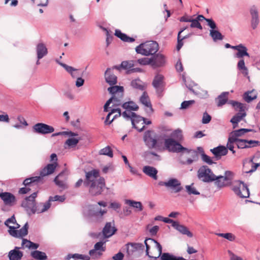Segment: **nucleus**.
<instances>
[{
    "label": "nucleus",
    "instance_id": "obj_15",
    "mask_svg": "<svg viewBox=\"0 0 260 260\" xmlns=\"http://www.w3.org/2000/svg\"><path fill=\"white\" fill-rule=\"evenodd\" d=\"M249 13L251 16V25L253 29H255L259 23L258 9L255 5H252L249 9Z\"/></svg>",
    "mask_w": 260,
    "mask_h": 260
},
{
    "label": "nucleus",
    "instance_id": "obj_16",
    "mask_svg": "<svg viewBox=\"0 0 260 260\" xmlns=\"http://www.w3.org/2000/svg\"><path fill=\"white\" fill-rule=\"evenodd\" d=\"M105 242L100 241L96 243L94 246V249L89 251V255L93 258H97L102 254V252L105 250L104 246Z\"/></svg>",
    "mask_w": 260,
    "mask_h": 260
},
{
    "label": "nucleus",
    "instance_id": "obj_12",
    "mask_svg": "<svg viewBox=\"0 0 260 260\" xmlns=\"http://www.w3.org/2000/svg\"><path fill=\"white\" fill-rule=\"evenodd\" d=\"M233 190L240 198H247L249 196V191L247 185L241 181L235 182Z\"/></svg>",
    "mask_w": 260,
    "mask_h": 260
},
{
    "label": "nucleus",
    "instance_id": "obj_28",
    "mask_svg": "<svg viewBox=\"0 0 260 260\" xmlns=\"http://www.w3.org/2000/svg\"><path fill=\"white\" fill-rule=\"evenodd\" d=\"M57 166V164L56 162L54 164H48L41 171L40 175L42 177H44L52 174Z\"/></svg>",
    "mask_w": 260,
    "mask_h": 260
},
{
    "label": "nucleus",
    "instance_id": "obj_20",
    "mask_svg": "<svg viewBox=\"0 0 260 260\" xmlns=\"http://www.w3.org/2000/svg\"><path fill=\"white\" fill-rule=\"evenodd\" d=\"M56 62L62 67H63L67 72H68L73 78H77L81 76L82 74L80 73V70L74 68L71 66H69L64 63L61 62L57 60Z\"/></svg>",
    "mask_w": 260,
    "mask_h": 260
},
{
    "label": "nucleus",
    "instance_id": "obj_25",
    "mask_svg": "<svg viewBox=\"0 0 260 260\" xmlns=\"http://www.w3.org/2000/svg\"><path fill=\"white\" fill-rule=\"evenodd\" d=\"M211 152L217 158H220L228 153V149L224 146H218L210 150Z\"/></svg>",
    "mask_w": 260,
    "mask_h": 260
},
{
    "label": "nucleus",
    "instance_id": "obj_29",
    "mask_svg": "<svg viewBox=\"0 0 260 260\" xmlns=\"http://www.w3.org/2000/svg\"><path fill=\"white\" fill-rule=\"evenodd\" d=\"M122 107L125 109L124 112H133L139 109V106L133 101H128L122 104Z\"/></svg>",
    "mask_w": 260,
    "mask_h": 260
},
{
    "label": "nucleus",
    "instance_id": "obj_19",
    "mask_svg": "<svg viewBox=\"0 0 260 260\" xmlns=\"http://www.w3.org/2000/svg\"><path fill=\"white\" fill-rule=\"evenodd\" d=\"M125 246L127 256H131L135 252L143 250L144 248L143 244L139 243H128L125 245Z\"/></svg>",
    "mask_w": 260,
    "mask_h": 260
},
{
    "label": "nucleus",
    "instance_id": "obj_6",
    "mask_svg": "<svg viewBox=\"0 0 260 260\" xmlns=\"http://www.w3.org/2000/svg\"><path fill=\"white\" fill-rule=\"evenodd\" d=\"M143 140L145 145L149 148H157L159 149L158 144L162 143L164 136L157 135L154 131H145Z\"/></svg>",
    "mask_w": 260,
    "mask_h": 260
},
{
    "label": "nucleus",
    "instance_id": "obj_7",
    "mask_svg": "<svg viewBox=\"0 0 260 260\" xmlns=\"http://www.w3.org/2000/svg\"><path fill=\"white\" fill-rule=\"evenodd\" d=\"M229 103L232 105L236 111L238 110L239 111L230 120L231 122L233 124V128H236L238 123L246 115L245 112L246 105L243 103L234 101H230Z\"/></svg>",
    "mask_w": 260,
    "mask_h": 260
},
{
    "label": "nucleus",
    "instance_id": "obj_61",
    "mask_svg": "<svg viewBox=\"0 0 260 260\" xmlns=\"http://www.w3.org/2000/svg\"><path fill=\"white\" fill-rule=\"evenodd\" d=\"M40 177H34L25 179L23 181V184L27 186L31 184L34 182L37 181L39 180Z\"/></svg>",
    "mask_w": 260,
    "mask_h": 260
},
{
    "label": "nucleus",
    "instance_id": "obj_57",
    "mask_svg": "<svg viewBox=\"0 0 260 260\" xmlns=\"http://www.w3.org/2000/svg\"><path fill=\"white\" fill-rule=\"evenodd\" d=\"M79 140V139L78 138L72 137L68 139L66 141V144H67L69 147H73L77 145Z\"/></svg>",
    "mask_w": 260,
    "mask_h": 260
},
{
    "label": "nucleus",
    "instance_id": "obj_56",
    "mask_svg": "<svg viewBox=\"0 0 260 260\" xmlns=\"http://www.w3.org/2000/svg\"><path fill=\"white\" fill-rule=\"evenodd\" d=\"M63 173H61L59 174L58 176H57L54 179V182L55 184L58 186L59 187H61L62 189H65L67 187L64 181L63 180H60L59 178L62 175Z\"/></svg>",
    "mask_w": 260,
    "mask_h": 260
},
{
    "label": "nucleus",
    "instance_id": "obj_45",
    "mask_svg": "<svg viewBox=\"0 0 260 260\" xmlns=\"http://www.w3.org/2000/svg\"><path fill=\"white\" fill-rule=\"evenodd\" d=\"M32 130H54L53 127L43 123H38L34 125Z\"/></svg>",
    "mask_w": 260,
    "mask_h": 260
},
{
    "label": "nucleus",
    "instance_id": "obj_37",
    "mask_svg": "<svg viewBox=\"0 0 260 260\" xmlns=\"http://www.w3.org/2000/svg\"><path fill=\"white\" fill-rule=\"evenodd\" d=\"M115 35L125 42H133L135 41V39L127 36L119 29L115 30Z\"/></svg>",
    "mask_w": 260,
    "mask_h": 260
},
{
    "label": "nucleus",
    "instance_id": "obj_52",
    "mask_svg": "<svg viewBox=\"0 0 260 260\" xmlns=\"http://www.w3.org/2000/svg\"><path fill=\"white\" fill-rule=\"evenodd\" d=\"M50 202L48 201L44 204H41L37 207V213H42L47 211L50 207Z\"/></svg>",
    "mask_w": 260,
    "mask_h": 260
},
{
    "label": "nucleus",
    "instance_id": "obj_14",
    "mask_svg": "<svg viewBox=\"0 0 260 260\" xmlns=\"http://www.w3.org/2000/svg\"><path fill=\"white\" fill-rule=\"evenodd\" d=\"M152 85L156 89L157 94L160 95L165 86L164 76L159 74H156L153 80Z\"/></svg>",
    "mask_w": 260,
    "mask_h": 260
},
{
    "label": "nucleus",
    "instance_id": "obj_27",
    "mask_svg": "<svg viewBox=\"0 0 260 260\" xmlns=\"http://www.w3.org/2000/svg\"><path fill=\"white\" fill-rule=\"evenodd\" d=\"M37 58L40 59L46 56L48 53L47 48L43 43H39L36 47Z\"/></svg>",
    "mask_w": 260,
    "mask_h": 260
},
{
    "label": "nucleus",
    "instance_id": "obj_50",
    "mask_svg": "<svg viewBox=\"0 0 260 260\" xmlns=\"http://www.w3.org/2000/svg\"><path fill=\"white\" fill-rule=\"evenodd\" d=\"M216 235L219 237H222L231 242L234 241L236 238L235 235L231 233H216Z\"/></svg>",
    "mask_w": 260,
    "mask_h": 260
},
{
    "label": "nucleus",
    "instance_id": "obj_51",
    "mask_svg": "<svg viewBox=\"0 0 260 260\" xmlns=\"http://www.w3.org/2000/svg\"><path fill=\"white\" fill-rule=\"evenodd\" d=\"M159 226L157 225L152 226V224H149L146 227V230L149 232L151 236H155L159 230Z\"/></svg>",
    "mask_w": 260,
    "mask_h": 260
},
{
    "label": "nucleus",
    "instance_id": "obj_2",
    "mask_svg": "<svg viewBox=\"0 0 260 260\" xmlns=\"http://www.w3.org/2000/svg\"><path fill=\"white\" fill-rule=\"evenodd\" d=\"M5 224L9 228L8 232L12 237L21 238L25 236L28 233V225L27 222L21 229L17 230L20 228V225L16 222L14 215L7 219L5 222Z\"/></svg>",
    "mask_w": 260,
    "mask_h": 260
},
{
    "label": "nucleus",
    "instance_id": "obj_64",
    "mask_svg": "<svg viewBox=\"0 0 260 260\" xmlns=\"http://www.w3.org/2000/svg\"><path fill=\"white\" fill-rule=\"evenodd\" d=\"M195 103L194 100L185 101L181 103L180 109H186Z\"/></svg>",
    "mask_w": 260,
    "mask_h": 260
},
{
    "label": "nucleus",
    "instance_id": "obj_5",
    "mask_svg": "<svg viewBox=\"0 0 260 260\" xmlns=\"http://www.w3.org/2000/svg\"><path fill=\"white\" fill-rule=\"evenodd\" d=\"M159 49L158 43L153 41H147L140 44L136 48L137 53L144 56H149L155 54Z\"/></svg>",
    "mask_w": 260,
    "mask_h": 260
},
{
    "label": "nucleus",
    "instance_id": "obj_42",
    "mask_svg": "<svg viewBox=\"0 0 260 260\" xmlns=\"http://www.w3.org/2000/svg\"><path fill=\"white\" fill-rule=\"evenodd\" d=\"M210 36L214 42L218 40H222L223 39V36L217 30L210 29Z\"/></svg>",
    "mask_w": 260,
    "mask_h": 260
},
{
    "label": "nucleus",
    "instance_id": "obj_58",
    "mask_svg": "<svg viewBox=\"0 0 260 260\" xmlns=\"http://www.w3.org/2000/svg\"><path fill=\"white\" fill-rule=\"evenodd\" d=\"M136 62H138L141 65L145 66L150 64L151 66V62H152V59L151 58L144 57L138 59Z\"/></svg>",
    "mask_w": 260,
    "mask_h": 260
},
{
    "label": "nucleus",
    "instance_id": "obj_22",
    "mask_svg": "<svg viewBox=\"0 0 260 260\" xmlns=\"http://www.w3.org/2000/svg\"><path fill=\"white\" fill-rule=\"evenodd\" d=\"M135 62L133 60L130 61H123L119 66H114L112 67L113 69H116L117 70H120L121 69L127 70V72L128 74L131 73V70L135 66Z\"/></svg>",
    "mask_w": 260,
    "mask_h": 260
},
{
    "label": "nucleus",
    "instance_id": "obj_44",
    "mask_svg": "<svg viewBox=\"0 0 260 260\" xmlns=\"http://www.w3.org/2000/svg\"><path fill=\"white\" fill-rule=\"evenodd\" d=\"M22 246L23 248H27L29 249H36L38 248L39 245L34 243L27 239H23L22 242Z\"/></svg>",
    "mask_w": 260,
    "mask_h": 260
},
{
    "label": "nucleus",
    "instance_id": "obj_9",
    "mask_svg": "<svg viewBox=\"0 0 260 260\" xmlns=\"http://www.w3.org/2000/svg\"><path fill=\"white\" fill-rule=\"evenodd\" d=\"M122 116L127 120H130L133 125V127L136 130H144L143 117L136 114L134 112H123Z\"/></svg>",
    "mask_w": 260,
    "mask_h": 260
},
{
    "label": "nucleus",
    "instance_id": "obj_23",
    "mask_svg": "<svg viewBox=\"0 0 260 260\" xmlns=\"http://www.w3.org/2000/svg\"><path fill=\"white\" fill-rule=\"evenodd\" d=\"M116 231L114 221L107 222L103 230V235L106 238L112 236Z\"/></svg>",
    "mask_w": 260,
    "mask_h": 260
},
{
    "label": "nucleus",
    "instance_id": "obj_39",
    "mask_svg": "<svg viewBox=\"0 0 260 260\" xmlns=\"http://www.w3.org/2000/svg\"><path fill=\"white\" fill-rule=\"evenodd\" d=\"M159 258L160 260H186L183 257H177L169 253H161Z\"/></svg>",
    "mask_w": 260,
    "mask_h": 260
},
{
    "label": "nucleus",
    "instance_id": "obj_24",
    "mask_svg": "<svg viewBox=\"0 0 260 260\" xmlns=\"http://www.w3.org/2000/svg\"><path fill=\"white\" fill-rule=\"evenodd\" d=\"M112 68H108L105 73V78L107 83L110 85H114L117 83V77L112 72Z\"/></svg>",
    "mask_w": 260,
    "mask_h": 260
},
{
    "label": "nucleus",
    "instance_id": "obj_8",
    "mask_svg": "<svg viewBox=\"0 0 260 260\" xmlns=\"http://www.w3.org/2000/svg\"><path fill=\"white\" fill-rule=\"evenodd\" d=\"M229 103L232 105L236 111L238 110L239 111L230 120L231 122L233 124V128H236L238 123L246 115L245 112L246 105L243 103L234 101H230Z\"/></svg>",
    "mask_w": 260,
    "mask_h": 260
},
{
    "label": "nucleus",
    "instance_id": "obj_63",
    "mask_svg": "<svg viewBox=\"0 0 260 260\" xmlns=\"http://www.w3.org/2000/svg\"><path fill=\"white\" fill-rule=\"evenodd\" d=\"M190 22H191V24L190 25V27L197 28L200 29H203L202 26L201 25V23L198 21V20L192 18Z\"/></svg>",
    "mask_w": 260,
    "mask_h": 260
},
{
    "label": "nucleus",
    "instance_id": "obj_54",
    "mask_svg": "<svg viewBox=\"0 0 260 260\" xmlns=\"http://www.w3.org/2000/svg\"><path fill=\"white\" fill-rule=\"evenodd\" d=\"M93 210V214L96 216L102 217L107 212V210L106 209L100 208L98 205H95L94 207Z\"/></svg>",
    "mask_w": 260,
    "mask_h": 260
},
{
    "label": "nucleus",
    "instance_id": "obj_32",
    "mask_svg": "<svg viewBox=\"0 0 260 260\" xmlns=\"http://www.w3.org/2000/svg\"><path fill=\"white\" fill-rule=\"evenodd\" d=\"M143 171L149 177L155 180L157 179V171L155 168L151 166H145L143 169Z\"/></svg>",
    "mask_w": 260,
    "mask_h": 260
},
{
    "label": "nucleus",
    "instance_id": "obj_10",
    "mask_svg": "<svg viewBox=\"0 0 260 260\" xmlns=\"http://www.w3.org/2000/svg\"><path fill=\"white\" fill-rule=\"evenodd\" d=\"M197 177L200 181L205 183L214 182L216 178L212 171L206 166H202L199 169Z\"/></svg>",
    "mask_w": 260,
    "mask_h": 260
},
{
    "label": "nucleus",
    "instance_id": "obj_46",
    "mask_svg": "<svg viewBox=\"0 0 260 260\" xmlns=\"http://www.w3.org/2000/svg\"><path fill=\"white\" fill-rule=\"evenodd\" d=\"M68 260H89V257L87 255L79 254H69L68 255Z\"/></svg>",
    "mask_w": 260,
    "mask_h": 260
},
{
    "label": "nucleus",
    "instance_id": "obj_49",
    "mask_svg": "<svg viewBox=\"0 0 260 260\" xmlns=\"http://www.w3.org/2000/svg\"><path fill=\"white\" fill-rule=\"evenodd\" d=\"M99 154L100 155H107L110 157H112L113 156V151L111 147L109 146L101 149L99 151Z\"/></svg>",
    "mask_w": 260,
    "mask_h": 260
},
{
    "label": "nucleus",
    "instance_id": "obj_62",
    "mask_svg": "<svg viewBox=\"0 0 260 260\" xmlns=\"http://www.w3.org/2000/svg\"><path fill=\"white\" fill-rule=\"evenodd\" d=\"M237 145L239 148H245L249 147V146L247 144V140L239 139L236 141Z\"/></svg>",
    "mask_w": 260,
    "mask_h": 260
},
{
    "label": "nucleus",
    "instance_id": "obj_33",
    "mask_svg": "<svg viewBox=\"0 0 260 260\" xmlns=\"http://www.w3.org/2000/svg\"><path fill=\"white\" fill-rule=\"evenodd\" d=\"M108 91L113 94V96H115L116 97V95L119 97H122L123 95V87L122 86H113L112 87H110L108 88Z\"/></svg>",
    "mask_w": 260,
    "mask_h": 260
},
{
    "label": "nucleus",
    "instance_id": "obj_38",
    "mask_svg": "<svg viewBox=\"0 0 260 260\" xmlns=\"http://www.w3.org/2000/svg\"><path fill=\"white\" fill-rule=\"evenodd\" d=\"M2 199L6 205H11L15 201V197L9 192H3Z\"/></svg>",
    "mask_w": 260,
    "mask_h": 260
},
{
    "label": "nucleus",
    "instance_id": "obj_53",
    "mask_svg": "<svg viewBox=\"0 0 260 260\" xmlns=\"http://www.w3.org/2000/svg\"><path fill=\"white\" fill-rule=\"evenodd\" d=\"M131 85L133 88L141 90H143L144 89V86L142 84V81L139 79L133 80L131 81Z\"/></svg>",
    "mask_w": 260,
    "mask_h": 260
},
{
    "label": "nucleus",
    "instance_id": "obj_17",
    "mask_svg": "<svg viewBox=\"0 0 260 260\" xmlns=\"http://www.w3.org/2000/svg\"><path fill=\"white\" fill-rule=\"evenodd\" d=\"M167 188L174 193L179 192L182 189L181 182L176 178H170L167 180Z\"/></svg>",
    "mask_w": 260,
    "mask_h": 260
},
{
    "label": "nucleus",
    "instance_id": "obj_3",
    "mask_svg": "<svg viewBox=\"0 0 260 260\" xmlns=\"http://www.w3.org/2000/svg\"><path fill=\"white\" fill-rule=\"evenodd\" d=\"M181 131H175V133L173 134L172 138H166L164 136V140L165 141V145L167 149L169 151L173 152H180L182 151H186L187 152H191L189 149L183 147L179 143L176 142V141H180L182 136L181 135Z\"/></svg>",
    "mask_w": 260,
    "mask_h": 260
},
{
    "label": "nucleus",
    "instance_id": "obj_18",
    "mask_svg": "<svg viewBox=\"0 0 260 260\" xmlns=\"http://www.w3.org/2000/svg\"><path fill=\"white\" fill-rule=\"evenodd\" d=\"M151 58L152 59L151 66L154 68L163 67L166 64V57L160 53L155 54V55Z\"/></svg>",
    "mask_w": 260,
    "mask_h": 260
},
{
    "label": "nucleus",
    "instance_id": "obj_11",
    "mask_svg": "<svg viewBox=\"0 0 260 260\" xmlns=\"http://www.w3.org/2000/svg\"><path fill=\"white\" fill-rule=\"evenodd\" d=\"M37 196V193L34 192L26 198L22 203V207L25 209L28 214L37 213V207L35 200Z\"/></svg>",
    "mask_w": 260,
    "mask_h": 260
},
{
    "label": "nucleus",
    "instance_id": "obj_26",
    "mask_svg": "<svg viewBox=\"0 0 260 260\" xmlns=\"http://www.w3.org/2000/svg\"><path fill=\"white\" fill-rule=\"evenodd\" d=\"M234 48L235 50L237 51V52L235 54L236 57L242 58L244 56L249 57V54L247 52V48L243 46L242 44L235 46Z\"/></svg>",
    "mask_w": 260,
    "mask_h": 260
},
{
    "label": "nucleus",
    "instance_id": "obj_55",
    "mask_svg": "<svg viewBox=\"0 0 260 260\" xmlns=\"http://www.w3.org/2000/svg\"><path fill=\"white\" fill-rule=\"evenodd\" d=\"M189 150L191 151V152H187L186 151H182V152L184 153H187V154H190V155L192 156V158H188L186 160V161H182V162L183 164L189 165V164H191V163H192V162L194 160H196V159H197V157L195 154V152L191 150Z\"/></svg>",
    "mask_w": 260,
    "mask_h": 260
},
{
    "label": "nucleus",
    "instance_id": "obj_31",
    "mask_svg": "<svg viewBox=\"0 0 260 260\" xmlns=\"http://www.w3.org/2000/svg\"><path fill=\"white\" fill-rule=\"evenodd\" d=\"M20 248L16 247L14 249L9 252L8 256L10 260H20L23 256V253L19 251Z\"/></svg>",
    "mask_w": 260,
    "mask_h": 260
},
{
    "label": "nucleus",
    "instance_id": "obj_13",
    "mask_svg": "<svg viewBox=\"0 0 260 260\" xmlns=\"http://www.w3.org/2000/svg\"><path fill=\"white\" fill-rule=\"evenodd\" d=\"M234 176V173L230 171H225L224 173V175L216 176L215 175V178L214 181V184L216 186L219 188L223 187L226 185L228 182L231 181Z\"/></svg>",
    "mask_w": 260,
    "mask_h": 260
},
{
    "label": "nucleus",
    "instance_id": "obj_4",
    "mask_svg": "<svg viewBox=\"0 0 260 260\" xmlns=\"http://www.w3.org/2000/svg\"><path fill=\"white\" fill-rule=\"evenodd\" d=\"M144 243L147 255L155 259L159 257L162 252V246L157 241L152 238H146Z\"/></svg>",
    "mask_w": 260,
    "mask_h": 260
},
{
    "label": "nucleus",
    "instance_id": "obj_21",
    "mask_svg": "<svg viewBox=\"0 0 260 260\" xmlns=\"http://www.w3.org/2000/svg\"><path fill=\"white\" fill-rule=\"evenodd\" d=\"M140 102L145 107L147 108L146 110V112L148 114H151L153 112L152 105L150 100L146 92L144 91L142 95L140 98Z\"/></svg>",
    "mask_w": 260,
    "mask_h": 260
},
{
    "label": "nucleus",
    "instance_id": "obj_36",
    "mask_svg": "<svg viewBox=\"0 0 260 260\" xmlns=\"http://www.w3.org/2000/svg\"><path fill=\"white\" fill-rule=\"evenodd\" d=\"M112 103H113L114 106H118L121 104L120 99H119L118 98L115 97V96H112V98L109 99L105 103L104 106V112H107L108 111V107L110 105V104Z\"/></svg>",
    "mask_w": 260,
    "mask_h": 260
},
{
    "label": "nucleus",
    "instance_id": "obj_34",
    "mask_svg": "<svg viewBox=\"0 0 260 260\" xmlns=\"http://www.w3.org/2000/svg\"><path fill=\"white\" fill-rule=\"evenodd\" d=\"M229 94V92H223L218 96L216 99L217 106L218 107H221L226 103Z\"/></svg>",
    "mask_w": 260,
    "mask_h": 260
},
{
    "label": "nucleus",
    "instance_id": "obj_60",
    "mask_svg": "<svg viewBox=\"0 0 260 260\" xmlns=\"http://www.w3.org/2000/svg\"><path fill=\"white\" fill-rule=\"evenodd\" d=\"M252 91H247L244 93L243 94V99L247 103L251 102L252 100L256 99V95H254L253 96H251L249 95L251 93Z\"/></svg>",
    "mask_w": 260,
    "mask_h": 260
},
{
    "label": "nucleus",
    "instance_id": "obj_41",
    "mask_svg": "<svg viewBox=\"0 0 260 260\" xmlns=\"http://www.w3.org/2000/svg\"><path fill=\"white\" fill-rule=\"evenodd\" d=\"M17 120L19 122V123L15 124L13 125V127L17 129L20 128H25V126L28 125V124L24 119V118L22 116H18L17 117Z\"/></svg>",
    "mask_w": 260,
    "mask_h": 260
},
{
    "label": "nucleus",
    "instance_id": "obj_48",
    "mask_svg": "<svg viewBox=\"0 0 260 260\" xmlns=\"http://www.w3.org/2000/svg\"><path fill=\"white\" fill-rule=\"evenodd\" d=\"M247 132V131H232L229 135L230 141L234 140V141H236L239 140L240 139H239V137L244 135V133Z\"/></svg>",
    "mask_w": 260,
    "mask_h": 260
},
{
    "label": "nucleus",
    "instance_id": "obj_43",
    "mask_svg": "<svg viewBox=\"0 0 260 260\" xmlns=\"http://www.w3.org/2000/svg\"><path fill=\"white\" fill-rule=\"evenodd\" d=\"M31 255L32 257L38 260H45L47 256L45 252L35 250L31 252Z\"/></svg>",
    "mask_w": 260,
    "mask_h": 260
},
{
    "label": "nucleus",
    "instance_id": "obj_40",
    "mask_svg": "<svg viewBox=\"0 0 260 260\" xmlns=\"http://www.w3.org/2000/svg\"><path fill=\"white\" fill-rule=\"evenodd\" d=\"M125 203L137 209L138 211H141L143 210V206L140 202H137L131 200H126L125 201Z\"/></svg>",
    "mask_w": 260,
    "mask_h": 260
},
{
    "label": "nucleus",
    "instance_id": "obj_30",
    "mask_svg": "<svg viewBox=\"0 0 260 260\" xmlns=\"http://www.w3.org/2000/svg\"><path fill=\"white\" fill-rule=\"evenodd\" d=\"M174 228L181 234L185 235L188 237L191 238L193 236L192 234L189 231L187 227L179 224L178 222H177L176 224L174 225Z\"/></svg>",
    "mask_w": 260,
    "mask_h": 260
},
{
    "label": "nucleus",
    "instance_id": "obj_47",
    "mask_svg": "<svg viewBox=\"0 0 260 260\" xmlns=\"http://www.w3.org/2000/svg\"><path fill=\"white\" fill-rule=\"evenodd\" d=\"M237 68L238 70L242 71V74L247 76L248 74V70L245 66V62L243 59H241L238 62Z\"/></svg>",
    "mask_w": 260,
    "mask_h": 260
},
{
    "label": "nucleus",
    "instance_id": "obj_59",
    "mask_svg": "<svg viewBox=\"0 0 260 260\" xmlns=\"http://www.w3.org/2000/svg\"><path fill=\"white\" fill-rule=\"evenodd\" d=\"M185 188L186 189L187 193L189 194H200V192L197 190L196 188L193 186V184L189 185H186Z\"/></svg>",
    "mask_w": 260,
    "mask_h": 260
},
{
    "label": "nucleus",
    "instance_id": "obj_1",
    "mask_svg": "<svg viewBox=\"0 0 260 260\" xmlns=\"http://www.w3.org/2000/svg\"><path fill=\"white\" fill-rule=\"evenodd\" d=\"M84 185L89 187V191L91 194L96 196L102 193L105 186V182L103 178L99 177V171L93 170L86 173Z\"/></svg>",
    "mask_w": 260,
    "mask_h": 260
},
{
    "label": "nucleus",
    "instance_id": "obj_35",
    "mask_svg": "<svg viewBox=\"0 0 260 260\" xmlns=\"http://www.w3.org/2000/svg\"><path fill=\"white\" fill-rule=\"evenodd\" d=\"M250 162H252V169L247 172H253L255 171L260 165V153H257L251 159Z\"/></svg>",
    "mask_w": 260,
    "mask_h": 260
}]
</instances>
